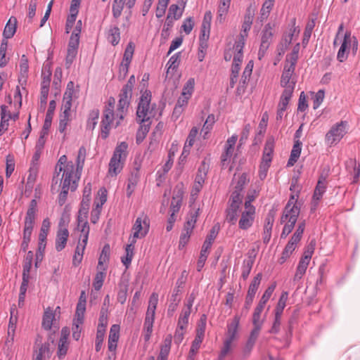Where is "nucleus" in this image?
<instances>
[{"instance_id":"obj_1","label":"nucleus","mask_w":360,"mask_h":360,"mask_svg":"<svg viewBox=\"0 0 360 360\" xmlns=\"http://www.w3.org/2000/svg\"><path fill=\"white\" fill-rule=\"evenodd\" d=\"M86 155V150L84 146H82L78 151L77 160H76V168L75 167L74 163L70 161L68 162L67 156L63 155H62L55 167V172L52 178L51 181V191L56 189V186L58 184V181H62L63 179V174H65V171L68 167V165H72L73 169L72 175L75 176V178H79L81 175L82 170L83 169V166L84 164L85 158Z\"/></svg>"},{"instance_id":"obj_2","label":"nucleus","mask_w":360,"mask_h":360,"mask_svg":"<svg viewBox=\"0 0 360 360\" xmlns=\"http://www.w3.org/2000/svg\"><path fill=\"white\" fill-rule=\"evenodd\" d=\"M88 186H90V182H87L86 184L83 198L81 202L80 209L78 212L77 216V229L84 233V238L82 242L84 245L82 248L78 245L75 250V254L79 255L80 257H83V252L84 249V246L86 245L88 241V234L89 231V226L88 223V215L89 210L90 208V188L88 189Z\"/></svg>"},{"instance_id":"obj_3","label":"nucleus","mask_w":360,"mask_h":360,"mask_svg":"<svg viewBox=\"0 0 360 360\" xmlns=\"http://www.w3.org/2000/svg\"><path fill=\"white\" fill-rule=\"evenodd\" d=\"M150 101L151 92L149 90L145 89L140 97L136 110V120L141 124L139 131L143 135V137H146L150 129V122L146 124L150 120L148 114H150L152 117L155 116V113L153 112L155 108V104L152 105L151 110L149 111Z\"/></svg>"},{"instance_id":"obj_4","label":"nucleus","mask_w":360,"mask_h":360,"mask_svg":"<svg viewBox=\"0 0 360 360\" xmlns=\"http://www.w3.org/2000/svg\"><path fill=\"white\" fill-rule=\"evenodd\" d=\"M128 143L122 141L117 144L109 162L108 174L110 176H117L123 169L127 157Z\"/></svg>"},{"instance_id":"obj_5","label":"nucleus","mask_w":360,"mask_h":360,"mask_svg":"<svg viewBox=\"0 0 360 360\" xmlns=\"http://www.w3.org/2000/svg\"><path fill=\"white\" fill-rule=\"evenodd\" d=\"M72 165H70L65 171V174H63V179L62 181H58L59 186H61V191L58 196V204L60 206L65 204L69 190L73 191L77 188V181L79 178H75V176L72 175Z\"/></svg>"},{"instance_id":"obj_6","label":"nucleus","mask_w":360,"mask_h":360,"mask_svg":"<svg viewBox=\"0 0 360 360\" xmlns=\"http://www.w3.org/2000/svg\"><path fill=\"white\" fill-rule=\"evenodd\" d=\"M115 100L113 97H110L108 101V105L103 110L102 121L101 124V136L103 139H106L110 133V125L114 120V108Z\"/></svg>"},{"instance_id":"obj_7","label":"nucleus","mask_w":360,"mask_h":360,"mask_svg":"<svg viewBox=\"0 0 360 360\" xmlns=\"http://www.w3.org/2000/svg\"><path fill=\"white\" fill-rule=\"evenodd\" d=\"M108 191L105 187L101 188L94 200L95 209L91 211V223L95 224L99 219L103 205L107 201Z\"/></svg>"},{"instance_id":"obj_8","label":"nucleus","mask_w":360,"mask_h":360,"mask_svg":"<svg viewBox=\"0 0 360 360\" xmlns=\"http://www.w3.org/2000/svg\"><path fill=\"white\" fill-rule=\"evenodd\" d=\"M347 121H341L331 127L330 131L326 134V139L333 144L335 141H339L346 134Z\"/></svg>"},{"instance_id":"obj_9","label":"nucleus","mask_w":360,"mask_h":360,"mask_svg":"<svg viewBox=\"0 0 360 360\" xmlns=\"http://www.w3.org/2000/svg\"><path fill=\"white\" fill-rule=\"evenodd\" d=\"M149 228L150 219L146 215L143 219L138 217L133 226V230H134V239L145 237L149 231Z\"/></svg>"},{"instance_id":"obj_10","label":"nucleus","mask_w":360,"mask_h":360,"mask_svg":"<svg viewBox=\"0 0 360 360\" xmlns=\"http://www.w3.org/2000/svg\"><path fill=\"white\" fill-rule=\"evenodd\" d=\"M294 195H292L288 203L286 204L283 214L281 217V224L285 223L287 220L288 221L290 216H293V214L295 215L296 221L297 220L300 212V208L296 205V203H294Z\"/></svg>"},{"instance_id":"obj_11","label":"nucleus","mask_w":360,"mask_h":360,"mask_svg":"<svg viewBox=\"0 0 360 360\" xmlns=\"http://www.w3.org/2000/svg\"><path fill=\"white\" fill-rule=\"evenodd\" d=\"M19 67L20 72L18 80L19 84L25 89L27 82L29 70L28 59L25 55L21 56Z\"/></svg>"},{"instance_id":"obj_12","label":"nucleus","mask_w":360,"mask_h":360,"mask_svg":"<svg viewBox=\"0 0 360 360\" xmlns=\"http://www.w3.org/2000/svg\"><path fill=\"white\" fill-rule=\"evenodd\" d=\"M131 96H132V91L129 90L128 89L123 86L122 89H121L120 94H119L120 99L118 101L117 109V110L119 112H124V110H127V108L130 104Z\"/></svg>"},{"instance_id":"obj_13","label":"nucleus","mask_w":360,"mask_h":360,"mask_svg":"<svg viewBox=\"0 0 360 360\" xmlns=\"http://www.w3.org/2000/svg\"><path fill=\"white\" fill-rule=\"evenodd\" d=\"M274 25H271V23H267L265 25L263 30L262 31L260 46L269 49L270 44L273 41L274 35Z\"/></svg>"},{"instance_id":"obj_14","label":"nucleus","mask_w":360,"mask_h":360,"mask_svg":"<svg viewBox=\"0 0 360 360\" xmlns=\"http://www.w3.org/2000/svg\"><path fill=\"white\" fill-rule=\"evenodd\" d=\"M351 44V32L347 31L344 36L342 45L338 52L337 59L340 62H344L347 58L349 53L348 46Z\"/></svg>"},{"instance_id":"obj_15","label":"nucleus","mask_w":360,"mask_h":360,"mask_svg":"<svg viewBox=\"0 0 360 360\" xmlns=\"http://www.w3.org/2000/svg\"><path fill=\"white\" fill-rule=\"evenodd\" d=\"M84 320V314H81L78 316V314H75V317L72 323V337L75 340H78L82 334V331L83 330Z\"/></svg>"},{"instance_id":"obj_16","label":"nucleus","mask_w":360,"mask_h":360,"mask_svg":"<svg viewBox=\"0 0 360 360\" xmlns=\"http://www.w3.org/2000/svg\"><path fill=\"white\" fill-rule=\"evenodd\" d=\"M255 8L252 4H250L246 9L244 21L242 25V33L245 34V36H248V32L251 28L255 16Z\"/></svg>"},{"instance_id":"obj_17","label":"nucleus","mask_w":360,"mask_h":360,"mask_svg":"<svg viewBox=\"0 0 360 360\" xmlns=\"http://www.w3.org/2000/svg\"><path fill=\"white\" fill-rule=\"evenodd\" d=\"M302 145V143L299 139L294 141V145L290 152V155L287 163V167L293 166L297 161L300 156Z\"/></svg>"},{"instance_id":"obj_18","label":"nucleus","mask_w":360,"mask_h":360,"mask_svg":"<svg viewBox=\"0 0 360 360\" xmlns=\"http://www.w3.org/2000/svg\"><path fill=\"white\" fill-rule=\"evenodd\" d=\"M254 214H252V210L243 212L238 222L239 228L243 230H247L251 227L255 219Z\"/></svg>"},{"instance_id":"obj_19","label":"nucleus","mask_w":360,"mask_h":360,"mask_svg":"<svg viewBox=\"0 0 360 360\" xmlns=\"http://www.w3.org/2000/svg\"><path fill=\"white\" fill-rule=\"evenodd\" d=\"M69 232L67 229H60L56 236V249L60 252L63 250L67 243Z\"/></svg>"},{"instance_id":"obj_20","label":"nucleus","mask_w":360,"mask_h":360,"mask_svg":"<svg viewBox=\"0 0 360 360\" xmlns=\"http://www.w3.org/2000/svg\"><path fill=\"white\" fill-rule=\"evenodd\" d=\"M16 28L17 19L15 17H11L5 26L3 32V39L7 40L8 39L12 38L16 32Z\"/></svg>"},{"instance_id":"obj_21","label":"nucleus","mask_w":360,"mask_h":360,"mask_svg":"<svg viewBox=\"0 0 360 360\" xmlns=\"http://www.w3.org/2000/svg\"><path fill=\"white\" fill-rule=\"evenodd\" d=\"M240 206L237 205L231 204L228 202V207L226 208V220L231 224H235L238 219V211Z\"/></svg>"},{"instance_id":"obj_22","label":"nucleus","mask_w":360,"mask_h":360,"mask_svg":"<svg viewBox=\"0 0 360 360\" xmlns=\"http://www.w3.org/2000/svg\"><path fill=\"white\" fill-rule=\"evenodd\" d=\"M56 103L54 100H52L49 102V106L48 110L46 112L44 123L43 125V128L41 130L45 131H49L52 122V119L54 114V110L56 109Z\"/></svg>"},{"instance_id":"obj_23","label":"nucleus","mask_w":360,"mask_h":360,"mask_svg":"<svg viewBox=\"0 0 360 360\" xmlns=\"http://www.w3.org/2000/svg\"><path fill=\"white\" fill-rule=\"evenodd\" d=\"M182 292H178V290H173L172 294L170 297V303L168 306L167 309V315L169 316H172L174 314V312L176 311L179 303L181 301V297Z\"/></svg>"},{"instance_id":"obj_24","label":"nucleus","mask_w":360,"mask_h":360,"mask_svg":"<svg viewBox=\"0 0 360 360\" xmlns=\"http://www.w3.org/2000/svg\"><path fill=\"white\" fill-rule=\"evenodd\" d=\"M110 254V245L107 243L103 246L102 251L100 254L97 269L107 270V266H105L103 264L109 261Z\"/></svg>"},{"instance_id":"obj_25","label":"nucleus","mask_w":360,"mask_h":360,"mask_svg":"<svg viewBox=\"0 0 360 360\" xmlns=\"http://www.w3.org/2000/svg\"><path fill=\"white\" fill-rule=\"evenodd\" d=\"M240 316L238 315H236L233 317L231 323L228 324V326H227L228 338L226 339L232 340V341L234 340V339L236 337V333H237L239 323H240Z\"/></svg>"},{"instance_id":"obj_26","label":"nucleus","mask_w":360,"mask_h":360,"mask_svg":"<svg viewBox=\"0 0 360 360\" xmlns=\"http://www.w3.org/2000/svg\"><path fill=\"white\" fill-rule=\"evenodd\" d=\"M136 243V240L133 239L130 244L127 245V246L125 248L126 256L122 257L121 258L122 262L123 263V264L125 266L126 268H128L131 262L132 257L134 255V243Z\"/></svg>"},{"instance_id":"obj_27","label":"nucleus","mask_w":360,"mask_h":360,"mask_svg":"<svg viewBox=\"0 0 360 360\" xmlns=\"http://www.w3.org/2000/svg\"><path fill=\"white\" fill-rule=\"evenodd\" d=\"M209 243L210 242L203 243V245L202 246L200 255L197 262V270L198 271H200L201 269L204 266L205 261L207 260L209 250L211 248V246H209Z\"/></svg>"},{"instance_id":"obj_28","label":"nucleus","mask_w":360,"mask_h":360,"mask_svg":"<svg viewBox=\"0 0 360 360\" xmlns=\"http://www.w3.org/2000/svg\"><path fill=\"white\" fill-rule=\"evenodd\" d=\"M345 166L347 170H349L350 168L353 169V182H357L360 176V165L357 164L355 159L350 158L346 161Z\"/></svg>"},{"instance_id":"obj_29","label":"nucleus","mask_w":360,"mask_h":360,"mask_svg":"<svg viewBox=\"0 0 360 360\" xmlns=\"http://www.w3.org/2000/svg\"><path fill=\"white\" fill-rule=\"evenodd\" d=\"M192 229L184 225L179 243V249H183L188 243L191 233H193Z\"/></svg>"},{"instance_id":"obj_30","label":"nucleus","mask_w":360,"mask_h":360,"mask_svg":"<svg viewBox=\"0 0 360 360\" xmlns=\"http://www.w3.org/2000/svg\"><path fill=\"white\" fill-rule=\"evenodd\" d=\"M295 72V69H292L288 67V65H285L283 72L281 78V86H285L291 84L290 79L292 74Z\"/></svg>"},{"instance_id":"obj_31","label":"nucleus","mask_w":360,"mask_h":360,"mask_svg":"<svg viewBox=\"0 0 360 360\" xmlns=\"http://www.w3.org/2000/svg\"><path fill=\"white\" fill-rule=\"evenodd\" d=\"M98 271L95 275L93 285L96 290H99L103 286L104 279L106 276V270L97 269Z\"/></svg>"},{"instance_id":"obj_32","label":"nucleus","mask_w":360,"mask_h":360,"mask_svg":"<svg viewBox=\"0 0 360 360\" xmlns=\"http://www.w3.org/2000/svg\"><path fill=\"white\" fill-rule=\"evenodd\" d=\"M262 278V274L258 273L253 278L252 281L251 282L247 295H251L255 297L257 290H258V288L259 286L261 280Z\"/></svg>"},{"instance_id":"obj_33","label":"nucleus","mask_w":360,"mask_h":360,"mask_svg":"<svg viewBox=\"0 0 360 360\" xmlns=\"http://www.w3.org/2000/svg\"><path fill=\"white\" fill-rule=\"evenodd\" d=\"M54 319L55 314L52 311H45L42 319V327L46 330H51Z\"/></svg>"},{"instance_id":"obj_34","label":"nucleus","mask_w":360,"mask_h":360,"mask_svg":"<svg viewBox=\"0 0 360 360\" xmlns=\"http://www.w3.org/2000/svg\"><path fill=\"white\" fill-rule=\"evenodd\" d=\"M231 0H220V3L218 8V18L219 21L221 22L224 20L225 15H226Z\"/></svg>"},{"instance_id":"obj_35","label":"nucleus","mask_w":360,"mask_h":360,"mask_svg":"<svg viewBox=\"0 0 360 360\" xmlns=\"http://www.w3.org/2000/svg\"><path fill=\"white\" fill-rule=\"evenodd\" d=\"M108 39L113 46H116L119 43L120 40V32L118 27L115 26L110 29Z\"/></svg>"},{"instance_id":"obj_36","label":"nucleus","mask_w":360,"mask_h":360,"mask_svg":"<svg viewBox=\"0 0 360 360\" xmlns=\"http://www.w3.org/2000/svg\"><path fill=\"white\" fill-rule=\"evenodd\" d=\"M275 215H276V212L274 210H271L268 212V214L265 218V221H264V233H268V232L271 233L273 224L274 222Z\"/></svg>"},{"instance_id":"obj_37","label":"nucleus","mask_w":360,"mask_h":360,"mask_svg":"<svg viewBox=\"0 0 360 360\" xmlns=\"http://www.w3.org/2000/svg\"><path fill=\"white\" fill-rule=\"evenodd\" d=\"M296 218L295 215L290 216L288 219V222L285 224L282 233L281 234V238H285L293 230L295 225L296 224Z\"/></svg>"},{"instance_id":"obj_38","label":"nucleus","mask_w":360,"mask_h":360,"mask_svg":"<svg viewBox=\"0 0 360 360\" xmlns=\"http://www.w3.org/2000/svg\"><path fill=\"white\" fill-rule=\"evenodd\" d=\"M254 262H255V257H251V256L249 257L248 259L244 260L242 275H241L243 280H246L248 278V277L251 271V269L252 268Z\"/></svg>"},{"instance_id":"obj_39","label":"nucleus","mask_w":360,"mask_h":360,"mask_svg":"<svg viewBox=\"0 0 360 360\" xmlns=\"http://www.w3.org/2000/svg\"><path fill=\"white\" fill-rule=\"evenodd\" d=\"M128 284L124 282H120L119 283V291L117 293V301L123 304L127 297Z\"/></svg>"},{"instance_id":"obj_40","label":"nucleus","mask_w":360,"mask_h":360,"mask_svg":"<svg viewBox=\"0 0 360 360\" xmlns=\"http://www.w3.org/2000/svg\"><path fill=\"white\" fill-rule=\"evenodd\" d=\"M259 332L260 330H259L257 328H253L251 330L250 335L245 345V351H248V352L251 351L259 336Z\"/></svg>"},{"instance_id":"obj_41","label":"nucleus","mask_w":360,"mask_h":360,"mask_svg":"<svg viewBox=\"0 0 360 360\" xmlns=\"http://www.w3.org/2000/svg\"><path fill=\"white\" fill-rule=\"evenodd\" d=\"M207 316L202 314L197 325L196 328V337L204 338L205 331L206 328Z\"/></svg>"},{"instance_id":"obj_42","label":"nucleus","mask_w":360,"mask_h":360,"mask_svg":"<svg viewBox=\"0 0 360 360\" xmlns=\"http://www.w3.org/2000/svg\"><path fill=\"white\" fill-rule=\"evenodd\" d=\"M8 47V41L2 39L0 46V67L4 68L8 62V59L6 57V50Z\"/></svg>"},{"instance_id":"obj_43","label":"nucleus","mask_w":360,"mask_h":360,"mask_svg":"<svg viewBox=\"0 0 360 360\" xmlns=\"http://www.w3.org/2000/svg\"><path fill=\"white\" fill-rule=\"evenodd\" d=\"M191 311L188 309H183L179 318L177 326L180 329H185L188 323V318Z\"/></svg>"},{"instance_id":"obj_44","label":"nucleus","mask_w":360,"mask_h":360,"mask_svg":"<svg viewBox=\"0 0 360 360\" xmlns=\"http://www.w3.org/2000/svg\"><path fill=\"white\" fill-rule=\"evenodd\" d=\"M314 26H315V22H314V20H312L311 22H309L307 24L305 29H304V32L303 39H302V45L304 47H305L307 45Z\"/></svg>"},{"instance_id":"obj_45","label":"nucleus","mask_w":360,"mask_h":360,"mask_svg":"<svg viewBox=\"0 0 360 360\" xmlns=\"http://www.w3.org/2000/svg\"><path fill=\"white\" fill-rule=\"evenodd\" d=\"M46 355H47L48 357L50 356V344L49 342L41 344V345L39 346V351L34 360H42Z\"/></svg>"},{"instance_id":"obj_46","label":"nucleus","mask_w":360,"mask_h":360,"mask_svg":"<svg viewBox=\"0 0 360 360\" xmlns=\"http://www.w3.org/2000/svg\"><path fill=\"white\" fill-rule=\"evenodd\" d=\"M181 62V52H178L174 54L169 60L167 63L168 68L167 72H169V70H176Z\"/></svg>"},{"instance_id":"obj_47","label":"nucleus","mask_w":360,"mask_h":360,"mask_svg":"<svg viewBox=\"0 0 360 360\" xmlns=\"http://www.w3.org/2000/svg\"><path fill=\"white\" fill-rule=\"evenodd\" d=\"M214 122H215L214 115L213 114L209 115L203 124V127H202V129L201 131L202 132L204 133V134H203L204 139L207 138V135L209 134L210 131L212 129V126Z\"/></svg>"},{"instance_id":"obj_48","label":"nucleus","mask_w":360,"mask_h":360,"mask_svg":"<svg viewBox=\"0 0 360 360\" xmlns=\"http://www.w3.org/2000/svg\"><path fill=\"white\" fill-rule=\"evenodd\" d=\"M199 214L200 208H198L196 210L194 211H191L188 214L189 217H188L186 221L184 223V225L193 229Z\"/></svg>"},{"instance_id":"obj_49","label":"nucleus","mask_w":360,"mask_h":360,"mask_svg":"<svg viewBox=\"0 0 360 360\" xmlns=\"http://www.w3.org/2000/svg\"><path fill=\"white\" fill-rule=\"evenodd\" d=\"M185 5H186V2H184L183 8H184ZM179 8L177 4H172L169 8L167 15L172 17V18H174L176 20H179V18H181V17L183 14L184 9H182L181 11H179Z\"/></svg>"},{"instance_id":"obj_50","label":"nucleus","mask_w":360,"mask_h":360,"mask_svg":"<svg viewBox=\"0 0 360 360\" xmlns=\"http://www.w3.org/2000/svg\"><path fill=\"white\" fill-rule=\"evenodd\" d=\"M326 185L327 184H323L322 181L317 182L313 194L314 200H319L322 198L323 193L326 192Z\"/></svg>"},{"instance_id":"obj_51","label":"nucleus","mask_w":360,"mask_h":360,"mask_svg":"<svg viewBox=\"0 0 360 360\" xmlns=\"http://www.w3.org/2000/svg\"><path fill=\"white\" fill-rule=\"evenodd\" d=\"M134 49H135L134 44L132 41L129 42V44H127V46L125 49L124 53L123 59H122L123 62H126L127 63H131V61L132 60L133 55H134Z\"/></svg>"},{"instance_id":"obj_52","label":"nucleus","mask_w":360,"mask_h":360,"mask_svg":"<svg viewBox=\"0 0 360 360\" xmlns=\"http://www.w3.org/2000/svg\"><path fill=\"white\" fill-rule=\"evenodd\" d=\"M122 0H114L112 6V15L115 19L119 18L123 11L124 5L122 3Z\"/></svg>"},{"instance_id":"obj_53","label":"nucleus","mask_w":360,"mask_h":360,"mask_svg":"<svg viewBox=\"0 0 360 360\" xmlns=\"http://www.w3.org/2000/svg\"><path fill=\"white\" fill-rule=\"evenodd\" d=\"M50 221L48 218L43 220L40 232L39 234V240H46L47 235L50 229Z\"/></svg>"},{"instance_id":"obj_54","label":"nucleus","mask_w":360,"mask_h":360,"mask_svg":"<svg viewBox=\"0 0 360 360\" xmlns=\"http://www.w3.org/2000/svg\"><path fill=\"white\" fill-rule=\"evenodd\" d=\"M86 295H85V291L82 290L78 301V303L77 304L76 311L75 313L78 314V316L79 314H84L86 311Z\"/></svg>"},{"instance_id":"obj_55","label":"nucleus","mask_w":360,"mask_h":360,"mask_svg":"<svg viewBox=\"0 0 360 360\" xmlns=\"http://www.w3.org/2000/svg\"><path fill=\"white\" fill-rule=\"evenodd\" d=\"M253 68V62L252 60L249 61L247 64L241 77L240 84H243V85H246L249 78L252 74Z\"/></svg>"},{"instance_id":"obj_56","label":"nucleus","mask_w":360,"mask_h":360,"mask_svg":"<svg viewBox=\"0 0 360 360\" xmlns=\"http://www.w3.org/2000/svg\"><path fill=\"white\" fill-rule=\"evenodd\" d=\"M276 288L275 284H272L269 286L266 290L264 291L263 295L262 296L258 304L265 307L266 303L268 302L269 298L271 297L274 289Z\"/></svg>"},{"instance_id":"obj_57","label":"nucleus","mask_w":360,"mask_h":360,"mask_svg":"<svg viewBox=\"0 0 360 360\" xmlns=\"http://www.w3.org/2000/svg\"><path fill=\"white\" fill-rule=\"evenodd\" d=\"M194 86H195V79L194 78H190L186 82V83L184 84L181 95L185 96L187 95V96H191L193 91L194 90Z\"/></svg>"},{"instance_id":"obj_58","label":"nucleus","mask_w":360,"mask_h":360,"mask_svg":"<svg viewBox=\"0 0 360 360\" xmlns=\"http://www.w3.org/2000/svg\"><path fill=\"white\" fill-rule=\"evenodd\" d=\"M169 0H159L156 8L155 15L158 18L162 17L166 11Z\"/></svg>"},{"instance_id":"obj_59","label":"nucleus","mask_w":360,"mask_h":360,"mask_svg":"<svg viewBox=\"0 0 360 360\" xmlns=\"http://www.w3.org/2000/svg\"><path fill=\"white\" fill-rule=\"evenodd\" d=\"M275 147V138L270 136L266 139L263 153L273 155Z\"/></svg>"},{"instance_id":"obj_60","label":"nucleus","mask_w":360,"mask_h":360,"mask_svg":"<svg viewBox=\"0 0 360 360\" xmlns=\"http://www.w3.org/2000/svg\"><path fill=\"white\" fill-rule=\"evenodd\" d=\"M175 150H176V147L174 144H172V148H170L168 154V160L163 166V170L165 173L169 172L173 165V158L174 156Z\"/></svg>"},{"instance_id":"obj_61","label":"nucleus","mask_w":360,"mask_h":360,"mask_svg":"<svg viewBox=\"0 0 360 360\" xmlns=\"http://www.w3.org/2000/svg\"><path fill=\"white\" fill-rule=\"evenodd\" d=\"M99 322L97 327V330L106 331V327L108 325V316L106 311L102 309L100 312Z\"/></svg>"},{"instance_id":"obj_62","label":"nucleus","mask_w":360,"mask_h":360,"mask_svg":"<svg viewBox=\"0 0 360 360\" xmlns=\"http://www.w3.org/2000/svg\"><path fill=\"white\" fill-rule=\"evenodd\" d=\"M219 231V225L215 224L212 227V229L210 231L209 234L207 236L205 240L204 243H209V246H212V244L214 241V240L216 238L218 233Z\"/></svg>"},{"instance_id":"obj_63","label":"nucleus","mask_w":360,"mask_h":360,"mask_svg":"<svg viewBox=\"0 0 360 360\" xmlns=\"http://www.w3.org/2000/svg\"><path fill=\"white\" fill-rule=\"evenodd\" d=\"M68 342L60 341L58 345L57 356L60 359H63L67 354L68 349Z\"/></svg>"},{"instance_id":"obj_64","label":"nucleus","mask_w":360,"mask_h":360,"mask_svg":"<svg viewBox=\"0 0 360 360\" xmlns=\"http://www.w3.org/2000/svg\"><path fill=\"white\" fill-rule=\"evenodd\" d=\"M195 25L193 17H188L184 20L181 25V29L186 34H189Z\"/></svg>"}]
</instances>
